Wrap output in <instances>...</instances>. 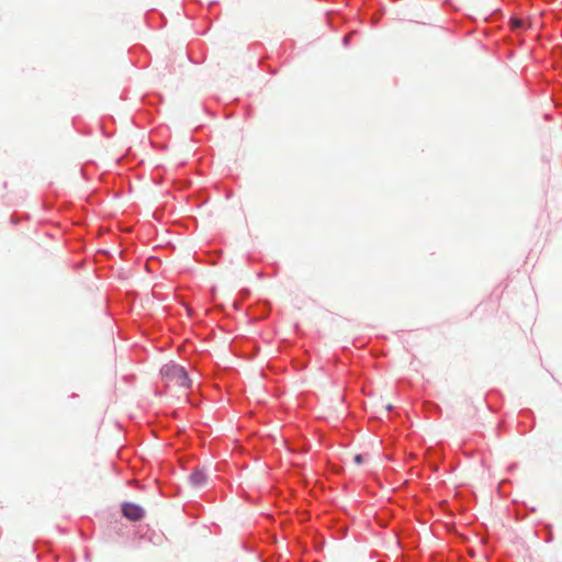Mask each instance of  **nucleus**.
<instances>
[{"instance_id": "nucleus-5", "label": "nucleus", "mask_w": 562, "mask_h": 562, "mask_svg": "<svg viewBox=\"0 0 562 562\" xmlns=\"http://www.w3.org/2000/svg\"><path fill=\"white\" fill-rule=\"evenodd\" d=\"M521 24H522V22L520 20H513V25L515 27H519Z\"/></svg>"}, {"instance_id": "nucleus-1", "label": "nucleus", "mask_w": 562, "mask_h": 562, "mask_svg": "<svg viewBox=\"0 0 562 562\" xmlns=\"http://www.w3.org/2000/svg\"><path fill=\"white\" fill-rule=\"evenodd\" d=\"M161 376L167 385H175L188 389L191 385V380L188 376L183 367L173 362L167 363L161 368Z\"/></svg>"}, {"instance_id": "nucleus-3", "label": "nucleus", "mask_w": 562, "mask_h": 562, "mask_svg": "<svg viewBox=\"0 0 562 562\" xmlns=\"http://www.w3.org/2000/svg\"><path fill=\"white\" fill-rule=\"evenodd\" d=\"M206 474L198 469L190 475V483L194 487H200L206 483Z\"/></svg>"}, {"instance_id": "nucleus-4", "label": "nucleus", "mask_w": 562, "mask_h": 562, "mask_svg": "<svg viewBox=\"0 0 562 562\" xmlns=\"http://www.w3.org/2000/svg\"><path fill=\"white\" fill-rule=\"evenodd\" d=\"M353 462H355V464H357V465L362 464V462H363V457H362V454H356V456L353 457Z\"/></svg>"}, {"instance_id": "nucleus-2", "label": "nucleus", "mask_w": 562, "mask_h": 562, "mask_svg": "<svg viewBox=\"0 0 562 562\" xmlns=\"http://www.w3.org/2000/svg\"><path fill=\"white\" fill-rule=\"evenodd\" d=\"M122 514L128 520L137 521L144 517L145 510L142 506L135 503L126 502L122 505Z\"/></svg>"}, {"instance_id": "nucleus-6", "label": "nucleus", "mask_w": 562, "mask_h": 562, "mask_svg": "<svg viewBox=\"0 0 562 562\" xmlns=\"http://www.w3.org/2000/svg\"><path fill=\"white\" fill-rule=\"evenodd\" d=\"M392 408H393V407H392V405H391V404L386 405V409H387V411H391Z\"/></svg>"}]
</instances>
